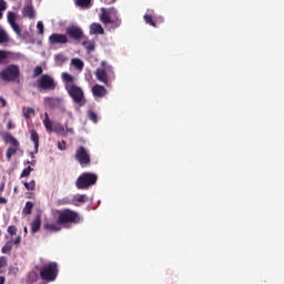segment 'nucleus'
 Instances as JSON below:
<instances>
[{
	"label": "nucleus",
	"mask_w": 284,
	"mask_h": 284,
	"mask_svg": "<svg viewBox=\"0 0 284 284\" xmlns=\"http://www.w3.org/2000/svg\"><path fill=\"white\" fill-rule=\"evenodd\" d=\"M32 207H34V204H32V202H27L22 210V213H24L26 215L32 214Z\"/></svg>",
	"instance_id": "obj_29"
},
{
	"label": "nucleus",
	"mask_w": 284,
	"mask_h": 284,
	"mask_svg": "<svg viewBox=\"0 0 284 284\" xmlns=\"http://www.w3.org/2000/svg\"><path fill=\"white\" fill-rule=\"evenodd\" d=\"M71 63L77 70H83V61L79 58H74L71 60Z\"/></svg>",
	"instance_id": "obj_26"
},
{
	"label": "nucleus",
	"mask_w": 284,
	"mask_h": 284,
	"mask_svg": "<svg viewBox=\"0 0 284 284\" xmlns=\"http://www.w3.org/2000/svg\"><path fill=\"white\" fill-rule=\"evenodd\" d=\"M65 34L69 39H73V41H81L83 39V29L78 26H71L65 29Z\"/></svg>",
	"instance_id": "obj_10"
},
{
	"label": "nucleus",
	"mask_w": 284,
	"mask_h": 284,
	"mask_svg": "<svg viewBox=\"0 0 284 284\" xmlns=\"http://www.w3.org/2000/svg\"><path fill=\"white\" fill-rule=\"evenodd\" d=\"M27 163L30 164V165H37V160H32L31 162L28 161Z\"/></svg>",
	"instance_id": "obj_50"
},
{
	"label": "nucleus",
	"mask_w": 284,
	"mask_h": 284,
	"mask_svg": "<svg viewBox=\"0 0 284 284\" xmlns=\"http://www.w3.org/2000/svg\"><path fill=\"white\" fill-rule=\"evenodd\" d=\"M91 34H105V30L99 23H92L90 27Z\"/></svg>",
	"instance_id": "obj_18"
},
{
	"label": "nucleus",
	"mask_w": 284,
	"mask_h": 284,
	"mask_svg": "<svg viewBox=\"0 0 284 284\" xmlns=\"http://www.w3.org/2000/svg\"><path fill=\"white\" fill-rule=\"evenodd\" d=\"M2 254H8L9 252H12V242H7L2 248H1Z\"/></svg>",
	"instance_id": "obj_31"
},
{
	"label": "nucleus",
	"mask_w": 284,
	"mask_h": 284,
	"mask_svg": "<svg viewBox=\"0 0 284 284\" xmlns=\"http://www.w3.org/2000/svg\"><path fill=\"white\" fill-rule=\"evenodd\" d=\"M24 232H26V234H28V227H26V226H24Z\"/></svg>",
	"instance_id": "obj_55"
},
{
	"label": "nucleus",
	"mask_w": 284,
	"mask_h": 284,
	"mask_svg": "<svg viewBox=\"0 0 284 284\" xmlns=\"http://www.w3.org/2000/svg\"><path fill=\"white\" fill-rule=\"evenodd\" d=\"M0 267H8V257L0 256Z\"/></svg>",
	"instance_id": "obj_42"
},
{
	"label": "nucleus",
	"mask_w": 284,
	"mask_h": 284,
	"mask_svg": "<svg viewBox=\"0 0 284 284\" xmlns=\"http://www.w3.org/2000/svg\"><path fill=\"white\" fill-rule=\"evenodd\" d=\"M22 16L26 19H34V17H36L34 7H32V4L24 6L22 9Z\"/></svg>",
	"instance_id": "obj_13"
},
{
	"label": "nucleus",
	"mask_w": 284,
	"mask_h": 284,
	"mask_svg": "<svg viewBox=\"0 0 284 284\" xmlns=\"http://www.w3.org/2000/svg\"><path fill=\"white\" fill-rule=\"evenodd\" d=\"M6 283V276H0V284H4Z\"/></svg>",
	"instance_id": "obj_51"
},
{
	"label": "nucleus",
	"mask_w": 284,
	"mask_h": 284,
	"mask_svg": "<svg viewBox=\"0 0 284 284\" xmlns=\"http://www.w3.org/2000/svg\"><path fill=\"white\" fill-rule=\"evenodd\" d=\"M37 83L38 88H41V90H57V82L54 78L49 74H43Z\"/></svg>",
	"instance_id": "obj_9"
},
{
	"label": "nucleus",
	"mask_w": 284,
	"mask_h": 284,
	"mask_svg": "<svg viewBox=\"0 0 284 284\" xmlns=\"http://www.w3.org/2000/svg\"><path fill=\"white\" fill-rule=\"evenodd\" d=\"M30 139L34 144L36 153L39 152V133H37L34 130L30 131Z\"/></svg>",
	"instance_id": "obj_19"
},
{
	"label": "nucleus",
	"mask_w": 284,
	"mask_h": 284,
	"mask_svg": "<svg viewBox=\"0 0 284 284\" xmlns=\"http://www.w3.org/2000/svg\"><path fill=\"white\" fill-rule=\"evenodd\" d=\"M58 214V223L62 225H68L69 223H80L81 216L77 211H72L70 209L57 210Z\"/></svg>",
	"instance_id": "obj_5"
},
{
	"label": "nucleus",
	"mask_w": 284,
	"mask_h": 284,
	"mask_svg": "<svg viewBox=\"0 0 284 284\" xmlns=\"http://www.w3.org/2000/svg\"><path fill=\"white\" fill-rule=\"evenodd\" d=\"M39 230H41V217L37 216L36 220L31 222V232L36 234Z\"/></svg>",
	"instance_id": "obj_21"
},
{
	"label": "nucleus",
	"mask_w": 284,
	"mask_h": 284,
	"mask_svg": "<svg viewBox=\"0 0 284 284\" xmlns=\"http://www.w3.org/2000/svg\"><path fill=\"white\" fill-rule=\"evenodd\" d=\"M69 41L70 40L68 39L67 33H52L49 37V43L51 45H65V43H69Z\"/></svg>",
	"instance_id": "obj_11"
},
{
	"label": "nucleus",
	"mask_w": 284,
	"mask_h": 284,
	"mask_svg": "<svg viewBox=\"0 0 284 284\" xmlns=\"http://www.w3.org/2000/svg\"><path fill=\"white\" fill-rule=\"evenodd\" d=\"M8 63H9V61H8V52L3 51V50H0V65H6Z\"/></svg>",
	"instance_id": "obj_25"
},
{
	"label": "nucleus",
	"mask_w": 284,
	"mask_h": 284,
	"mask_svg": "<svg viewBox=\"0 0 284 284\" xmlns=\"http://www.w3.org/2000/svg\"><path fill=\"white\" fill-rule=\"evenodd\" d=\"M91 91L93 97H98V99H103V97L108 95V89L101 84H94Z\"/></svg>",
	"instance_id": "obj_12"
},
{
	"label": "nucleus",
	"mask_w": 284,
	"mask_h": 284,
	"mask_svg": "<svg viewBox=\"0 0 284 284\" xmlns=\"http://www.w3.org/2000/svg\"><path fill=\"white\" fill-rule=\"evenodd\" d=\"M37 29H38L39 34H43V22L42 21H38Z\"/></svg>",
	"instance_id": "obj_44"
},
{
	"label": "nucleus",
	"mask_w": 284,
	"mask_h": 284,
	"mask_svg": "<svg viewBox=\"0 0 284 284\" xmlns=\"http://www.w3.org/2000/svg\"><path fill=\"white\" fill-rule=\"evenodd\" d=\"M10 26H11L12 30L16 32V34L18 37H21V27H19V24H17V22L13 24H10Z\"/></svg>",
	"instance_id": "obj_40"
},
{
	"label": "nucleus",
	"mask_w": 284,
	"mask_h": 284,
	"mask_svg": "<svg viewBox=\"0 0 284 284\" xmlns=\"http://www.w3.org/2000/svg\"><path fill=\"white\" fill-rule=\"evenodd\" d=\"M42 283H54L59 276V263L49 262L43 264L39 270Z\"/></svg>",
	"instance_id": "obj_3"
},
{
	"label": "nucleus",
	"mask_w": 284,
	"mask_h": 284,
	"mask_svg": "<svg viewBox=\"0 0 284 284\" xmlns=\"http://www.w3.org/2000/svg\"><path fill=\"white\" fill-rule=\"evenodd\" d=\"M41 74H43V68L41 67H36L33 69V77H41Z\"/></svg>",
	"instance_id": "obj_41"
},
{
	"label": "nucleus",
	"mask_w": 284,
	"mask_h": 284,
	"mask_svg": "<svg viewBox=\"0 0 284 284\" xmlns=\"http://www.w3.org/2000/svg\"><path fill=\"white\" fill-rule=\"evenodd\" d=\"M12 128V124L11 123H9L8 124V130H10Z\"/></svg>",
	"instance_id": "obj_54"
},
{
	"label": "nucleus",
	"mask_w": 284,
	"mask_h": 284,
	"mask_svg": "<svg viewBox=\"0 0 284 284\" xmlns=\"http://www.w3.org/2000/svg\"><path fill=\"white\" fill-rule=\"evenodd\" d=\"M21 77V70L17 64H9L0 71V79L6 83H14L19 81Z\"/></svg>",
	"instance_id": "obj_4"
},
{
	"label": "nucleus",
	"mask_w": 284,
	"mask_h": 284,
	"mask_svg": "<svg viewBox=\"0 0 284 284\" xmlns=\"http://www.w3.org/2000/svg\"><path fill=\"white\" fill-rule=\"evenodd\" d=\"M65 130H67V132H70V134H72L74 132V129L68 128V123H65Z\"/></svg>",
	"instance_id": "obj_49"
},
{
	"label": "nucleus",
	"mask_w": 284,
	"mask_h": 284,
	"mask_svg": "<svg viewBox=\"0 0 284 284\" xmlns=\"http://www.w3.org/2000/svg\"><path fill=\"white\" fill-rule=\"evenodd\" d=\"M145 23L152 26V28H156V23L154 22V10H151L150 13L144 14L143 17Z\"/></svg>",
	"instance_id": "obj_17"
},
{
	"label": "nucleus",
	"mask_w": 284,
	"mask_h": 284,
	"mask_svg": "<svg viewBox=\"0 0 284 284\" xmlns=\"http://www.w3.org/2000/svg\"><path fill=\"white\" fill-rule=\"evenodd\" d=\"M43 125H44L47 132H54V129L52 128L53 123H52L48 112L44 113Z\"/></svg>",
	"instance_id": "obj_16"
},
{
	"label": "nucleus",
	"mask_w": 284,
	"mask_h": 284,
	"mask_svg": "<svg viewBox=\"0 0 284 284\" xmlns=\"http://www.w3.org/2000/svg\"><path fill=\"white\" fill-rule=\"evenodd\" d=\"M61 79L64 83V90H67L69 97L74 101V103H81L85 95L83 94V90L74 84V77L68 72H62Z\"/></svg>",
	"instance_id": "obj_1"
},
{
	"label": "nucleus",
	"mask_w": 284,
	"mask_h": 284,
	"mask_svg": "<svg viewBox=\"0 0 284 284\" xmlns=\"http://www.w3.org/2000/svg\"><path fill=\"white\" fill-rule=\"evenodd\" d=\"M2 138L4 143H11V145H19V140L13 138L12 133H4Z\"/></svg>",
	"instance_id": "obj_20"
},
{
	"label": "nucleus",
	"mask_w": 284,
	"mask_h": 284,
	"mask_svg": "<svg viewBox=\"0 0 284 284\" xmlns=\"http://www.w3.org/2000/svg\"><path fill=\"white\" fill-rule=\"evenodd\" d=\"M0 43H8V33L3 30H0Z\"/></svg>",
	"instance_id": "obj_38"
},
{
	"label": "nucleus",
	"mask_w": 284,
	"mask_h": 284,
	"mask_svg": "<svg viewBox=\"0 0 284 284\" xmlns=\"http://www.w3.org/2000/svg\"><path fill=\"white\" fill-rule=\"evenodd\" d=\"M9 243H12V245H20L21 244V235H18L16 240L9 241Z\"/></svg>",
	"instance_id": "obj_43"
},
{
	"label": "nucleus",
	"mask_w": 284,
	"mask_h": 284,
	"mask_svg": "<svg viewBox=\"0 0 284 284\" xmlns=\"http://www.w3.org/2000/svg\"><path fill=\"white\" fill-rule=\"evenodd\" d=\"M73 201H74V205H78L77 203H85L88 201V195L85 194L75 195L73 197Z\"/></svg>",
	"instance_id": "obj_27"
},
{
	"label": "nucleus",
	"mask_w": 284,
	"mask_h": 284,
	"mask_svg": "<svg viewBox=\"0 0 284 284\" xmlns=\"http://www.w3.org/2000/svg\"><path fill=\"white\" fill-rule=\"evenodd\" d=\"M58 148L60 150H65V141L58 142Z\"/></svg>",
	"instance_id": "obj_46"
},
{
	"label": "nucleus",
	"mask_w": 284,
	"mask_h": 284,
	"mask_svg": "<svg viewBox=\"0 0 284 284\" xmlns=\"http://www.w3.org/2000/svg\"><path fill=\"white\" fill-rule=\"evenodd\" d=\"M14 192H17V187H14Z\"/></svg>",
	"instance_id": "obj_56"
},
{
	"label": "nucleus",
	"mask_w": 284,
	"mask_h": 284,
	"mask_svg": "<svg viewBox=\"0 0 284 284\" xmlns=\"http://www.w3.org/2000/svg\"><path fill=\"white\" fill-rule=\"evenodd\" d=\"M53 132H55L57 134H63V132H65V128L59 126L58 129H54Z\"/></svg>",
	"instance_id": "obj_45"
},
{
	"label": "nucleus",
	"mask_w": 284,
	"mask_h": 284,
	"mask_svg": "<svg viewBox=\"0 0 284 284\" xmlns=\"http://www.w3.org/2000/svg\"><path fill=\"white\" fill-rule=\"evenodd\" d=\"M26 190H29L31 192H34V190H37V182L34 180L30 181V182H24L23 183Z\"/></svg>",
	"instance_id": "obj_28"
},
{
	"label": "nucleus",
	"mask_w": 284,
	"mask_h": 284,
	"mask_svg": "<svg viewBox=\"0 0 284 284\" xmlns=\"http://www.w3.org/2000/svg\"><path fill=\"white\" fill-rule=\"evenodd\" d=\"M0 203H6V197H0Z\"/></svg>",
	"instance_id": "obj_52"
},
{
	"label": "nucleus",
	"mask_w": 284,
	"mask_h": 284,
	"mask_svg": "<svg viewBox=\"0 0 284 284\" xmlns=\"http://www.w3.org/2000/svg\"><path fill=\"white\" fill-rule=\"evenodd\" d=\"M8 9V3L6 0H0V19H3V12Z\"/></svg>",
	"instance_id": "obj_32"
},
{
	"label": "nucleus",
	"mask_w": 284,
	"mask_h": 284,
	"mask_svg": "<svg viewBox=\"0 0 284 284\" xmlns=\"http://www.w3.org/2000/svg\"><path fill=\"white\" fill-rule=\"evenodd\" d=\"M75 161L80 163L81 168H88L90 163H92L90 159V153L88 152V149H85V146H79L75 150Z\"/></svg>",
	"instance_id": "obj_8"
},
{
	"label": "nucleus",
	"mask_w": 284,
	"mask_h": 284,
	"mask_svg": "<svg viewBox=\"0 0 284 284\" xmlns=\"http://www.w3.org/2000/svg\"><path fill=\"white\" fill-rule=\"evenodd\" d=\"M24 119H30L31 114H34V109L32 108H23L22 109Z\"/></svg>",
	"instance_id": "obj_33"
},
{
	"label": "nucleus",
	"mask_w": 284,
	"mask_h": 284,
	"mask_svg": "<svg viewBox=\"0 0 284 284\" xmlns=\"http://www.w3.org/2000/svg\"><path fill=\"white\" fill-rule=\"evenodd\" d=\"M82 45L85 48L88 54L94 52V48H97V43L92 40L84 41Z\"/></svg>",
	"instance_id": "obj_22"
},
{
	"label": "nucleus",
	"mask_w": 284,
	"mask_h": 284,
	"mask_svg": "<svg viewBox=\"0 0 284 284\" xmlns=\"http://www.w3.org/2000/svg\"><path fill=\"white\" fill-rule=\"evenodd\" d=\"M88 116L93 123H99V116L94 113V111H88Z\"/></svg>",
	"instance_id": "obj_34"
},
{
	"label": "nucleus",
	"mask_w": 284,
	"mask_h": 284,
	"mask_svg": "<svg viewBox=\"0 0 284 284\" xmlns=\"http://www.w3.org/2000/svg\"><path fill=\"white\" fill-rule=\"evenodd\" d=\"M61 225L62 224H59V220H57V223H47L43 227L48 232H61Z\"/></svg>",
	"instance_id": "obj_14"
},
{
	"label": "nucleus",
	"mask_w": 284,
	"mask_h": 284,
	"mask_svg": "<svg viewBox=\"0 0 284 284\" xmlns=\"http://www.w3.org/2000/svg\"><path fill=\"white\" fill-rule=\"evenodd\" d=\"M17 268H14V266H10L9 267V274H17V271H16Z\"/></svg>",
	"instance_id": "obj_48"
},
{
	"label": "nucleus",
	"mask_w": 284,
	"mask_h": 284,
	"mask_svg": "<svg viewBox=\"0 0 284 284\" xmlns=\"http://www.w3.org/2000/svg\"><path fill=\"white\" fill-rule=\"evenodd\" d=\"M54 61L58 65H63L68 61V58L63 53H58L54 55Z\"/></svg>",
	"instance_id": "obj_24"
},
{
	"label": "nucleus",
	"mask_w": 284,
	"mask_h": 284,
	"mask_svg": "<svg viewBox=\"0 0 284 284\" xmlns=\"http://www.w3.org/2000/svg\"><path fill=\"white\" fill-rule=\"evenodd\" d=\"M44 103L49 105V108H57L61 105V99L59 98H45Z\"/></svg>",
	"instance_id": "obj_15"
},
{
	"label": "nucleus",
	"mask_w": 284,
	"mask_h": 284,
	"mask_svg": "<svg viewBox=\"0 0 284 284\" xmlns=\"http://www.w3.org/2000/svg\"><path fill=\"white\" fill-rule=\"evenodd\" d=\"M92 0H77V4L80 6V8H88L90 6Z\"/></svg>",
	"instance_id": "obj_37"
},
{
	"label": "nucleus",
	"mask_w": 284,
	"mask_h": 284,
	"mask_svg": "<svg viewBox=\"0 0 284 284\" xmlns=\"http://www.w3.org/2000/svg\"><path fill=\"white\" fill-rule=\"evenodd\" d=\"M0 103L2 108H6V105H8V102L6 101V99H3V97H0Z\"/></svg>",
	"instance_id": "obj_47"
},
{
	"label": "nucleus",
	"mask_w": 284,
	"mask_h": 284,
	"mask_svg": "<svg viewBox=\"0 0 284 284\" xmlns=\"http://www.w3.org/2000/svg\"><path fill=\"white\" fill-rule=\"evenodd\" d=\"M57 205H72V200H70V197H62L57 201Z\"/></svg>",
	"instance_id": "obj_30"
},
{
	"label": "nucleus",
	"mask_w": 284,
	"mask_h": 284,
	"mask_svg": "<svg viewBox=\"0 0 284 284\" xmlns=\"http://www.w3.org/2000/svg\"><path fill=\"white\" fill-rule=\"evenodd\" d=\"M8 21L10 26L17 23V16L14 14V12L10 11L8 13Z\"/></svg>",
	"instance_id": "obj_36"
},
{
	"label": "nucleus",
	"mask_w": 284,
	"mask_h": 284,
	"mask_svg": "<svg viewBox=\"0 0 284 284\" xmlns=\"http://www.w3.org/2000/svg\"><path fill=\"white\" fill-rule=\"evenodd\" d=\"M99 176L94 173L85 172L82 173L75 181L78 190H89L92 185H97Z\"/></svg>",
	"instance_id": "obj_7"
},
{
	"label": "nucleus",
	"mask_w": 284,
	"mask_h": 284,
	"mask_svg": "<svg viewBox=\"0 0 284 284\" xmlns=\"http://www.w3.org/2000/svg\"><path fill=\"white\" fill-rule=\"evenodd\" d=\"M34 154H37L36 151L30 153L31 159H34Z\"/></svg>",
	"instance_id": "obj_53"
},
{
	"label": "nucleus",
	"mask_w": 284,
	"mask_h": 284,
	"mask_svg": "<svg viewBox=\"0 0 284 284\" xmlns=\"http://www.w3.org/2000/svg\"><path fill=\"white\" fill-rule=\"evenodd\" d=\"M19 145H12L7 149V161H12V156L18 152Z\"/></svg>",
	"instance_id": "obj_23"
},
{
	"label": "nucleus",
	"mask_w": 284,
	"mask_h": 284,
	"mask_svg": "<svg viewBox=\"0 0 284 284\" xmlns=\"http://www.w3.org/2000/svg\"><path fill=\"white\" fill-rule=\"evenodd\" d=\"M7 232L8 234H10V236H17V226L14 225L8 226Z\"/></svg>",
	"instance_id": "obj_39"
},
{
	"label": "nucleus",
	"mask_w": 284,
	"mask_h": 284,
	"mask_svg": "<svg viewBox=\"0 0 284 284\" xmlns=\"http://www.w3.org/2000/svg\"><path fill=\"white\" fill-rule=\"evenodd\" d=\"M34 169L32 166H28L23 169L22 173L20 174V179H27V176H30V172H32Z\"/></svg>",
	"instance_id": "obj_35"
},
{
	"label": "nucleus",
	"mask_w": 284,
	"mask_h": 284,
	"mask_svg": "<svg viewBox=\"0 0 284 284\" xmlns=\"http://www.w3.org/2000/svg\"><path fill=\"white\" fill-rule=\"evenodd\" d=\"M94 74L95 79L100 81V83L110 88L114 79V68L111 64H108V62L102 61L101 67L95 70Z\"/></svg>",
	"instance_id": "obj_2"
},
{
	"label": "nucleus",
	"mask_w": 284,
	"mask_h": 284,
	"mask_svg": "<svg viewBox=\"0 0 284 284\" xmlns=\"http://www.w3.org/2000/svg\"><path fill=\"white\" fill-rule=\"evenodd\" d=\"M100 21L102 23H104V26H108L111 23L112 28L121 27L119 11H116V9H114V8L110 9L109 11H105V9H102V13L100 16Z\"/></svg>",
	"instance_id": "obj_6"
}]
</instances>
